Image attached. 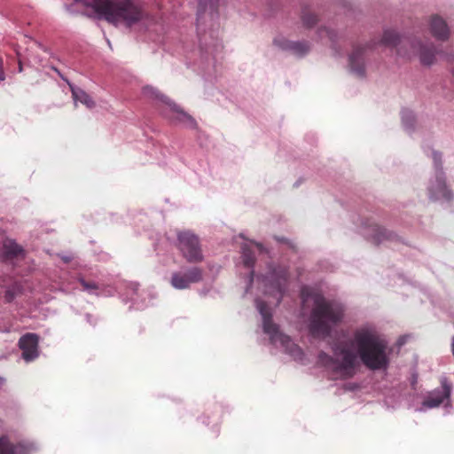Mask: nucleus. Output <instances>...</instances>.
<instances>
[{"mask_svg": "<svg viewBox=\"0 0 454 454\" xmlns=\"http://www.w3.org/2000/svg\"><path fill=\"white\" fill-rule=\"evenodd\" d=\"M387 349V342L384 339L374 330L363 327L354 333L349 343H334L332 347L333 356L321 351L318 354V364L337 379L348 380L357 372V355L366 368L372 371L386 369L389 364Z\"/></svg>", "mask_w": 454, "mask_h": 454, "instance_id": "f257e3e1", "label": "nucleus"}, {"mask_svg": "<svg viewBox=\"0 0 454 454\" xmlns=\"http://www.w3.org/2000/svg\"><path fill=\"white\" fill-rule=\"evenodd\" d=\"M85 5L93 9L98 19L114 26L131 27L145 16L143 6L134 0H86Z\"/></svg>", "mask_w": 454, "mask_h": 454, "instance_id": "f03ea898", "label": "nucleus"}, {"mask_svg": "<svg viewBox=\"0 0 454 454\" xmlns=\"http://www.w3.org/2000/svg\"><path fill=\"white\" fill-rule=\"evenodd\" d=\"M313 308L310 314L309 331L315 337H327L332 326L339 324L344 316L342 305L326 300L322 294H314Z\"/></svg>", "mask_w": 454, "mask_h": 454, "instance_id": "7ed1b4c3", "label": "nucleus"}, {"mask_svg": "<svg viewBox=\"0 0 454 454\" xmlns=\"http://www.w3.org/2000/svg\"><path fill=\"white\" fill-rule=\"evenodd\" d=\"M176 247L181 255L189 263H200L204 261V254L200 238L191 231H178Z\"/></svg>", "mask_w": 454, "mask_h": 454, "instance_id": "20e7f679", "label": "nucleus"}, {"mask_svg": "<svg viewBox=\"0 0 454 454\" xmlns=\"http://www.w3.org/2000/svg\"><path fill=\"white\" fill-rule=\"evenodd\" d=\"M219 0H198L197 29L200 36L207 27L213 29L217 25Z\"/></svg>", "mask_w": 454, "mask_h": 454, "instance_id": "39448f33", "label": "nucleus"}, {"mask_svg": "<svg viewBox=\"0 0 454 454\" xmlns=\"http://www.w3.org/2000/svg\"><path fill=\"white\" fill-rule=\"evenodd\" d=\"M257 308L263 319V331L270 335L271 343L279 344L283 348H288L292 344V340L288 335L281 333L278 326L272 322L267 304L262 301H257Z\"/></svg>", "mask_w": 454, "mask_h": 454, "instance_id": "423d86ee", "label": "nucleus"}, {"mask_svg": "<svg viewBox=\"0 0 454 454\" xmlns=\"http://www.w3.org/2000/svg\"><path fill=\"white\" fill-rule=\"evenodd\" d=\"M203 279V270L200 267H191L186 271L172 273L170 284L176 289H187L192 284Z\"/></svg>", "mask_w": 454, "mask_h": 454, "instance_id": "0eeeda50", "label": "nucleus"}, {"mask_svg": "<svg viewBox=\"0 0 454 454\" xmlns=\"http://www.w3.org/2000/svg\"><path fill=\"white\" fill-rule=\"evenodd\" d=\"M441 388H435L434 390L428 393V395L423 401V405L427 408H435L444 403L445 401H449L451 391L452 384L448 380L446 377L440 379Z\"/></svg>", "mask_w": 454, "mask_h": 454, "instance_id": "6e6552de", "label": "nucleus"}, {"mask_svg": "<svg viewBox=\"0 0 454 454\" xmlns=\"http://www.w3.org/2000/svg\"><path fill=\"white\" fill-rule=\"evenodd\" d=\"M38 344L39 336L36 333H27L20 338L18 345L25 361L30 362L38 357Z\"/></svg>", "mask_w": 454, "mask_h": 454, "instance_id": "1a4fd4ad", "label": "nucleus"}, {"mask_svg": "<svg viewBox=\"0 0 454 454\" xmlns=\"http://www.w3.org/2000/svg\"><path fill=\"white\" fill-rule=\"evenodd\" d=\"M430 196L434 199H443L447 201L452 200V192L448 188L442 171L436 173L435 184L429 188Z\"/></svg>", "mask_w": 454, "mask_h": 454, "instance_id": "9d476101", "label": "nucleus"}, {"mask_svg": "<svg viewBox=\"0 0 454 454\" xmlns=\"http://www.w3.org/2000/svg\"><path fill=\"white\" fill-rule=\"evenodd\" d=\"M364 51L365 47L356 46L349 56L350 68L359 76H363L365 71L364 62Z\"/></svg>", "mask_w": 454, "mask_h": 454, "instance_id": "9b49d317", "label": "nucleus"}, {"mask_svg": "<svg viewBox=\"0 0 454 454\" xmlns=\"http://www.w3.org/2000/svg\"><path fill=\"white\" fill-rule=\"evenodd\" d=\"M430 31L436 39L442 41L447 40L450 34L445 20L437 15L431 18Z\"/></svg>", "mask_w": 454, "mask_h": 454, "instance_id": "f8f14e48", "label": "nucleus"}, {"mask_svg": "<svg viewBox=\"0 0 454 454\" xmlns=\"http://www.w3.org/2000/svg\"><path fill=\"white\" fill-rule=\"evenodd\" d=\"M368 235H370L377 244L385 240H393L395 238V235L393 232L377 223H372L368 226Z\"/></svg>", "mask_w": 454, "mask_h": 454, "instance_id": "ddd939ff", "label": "nucleus"}, {"mask_svg": "<svg viewBox=\"0 0 454 454\" xmlns=\"http://www.w3.org/2000/svg\"><path fill=\"white\" fill-rule=\"evenodd\" d=\"M419 47V59L422 65L430 66L434 63L435 54L438 53L432 43L423 44L418 43L414 47Z\"/></svg>", "mask_w": 454, "mask_h": 454, "instance_id": "4468645a", "label": "nucleus"}, {"mask_svg": "<svg viewBox=\"0 0 454 454\" xmlns=\"http://www.w3.org/2000/svg\"><path fill=\"white\" fill-rule=\"evenodd\" d=\"M284 50H288L297 55H304L309 50V43L306 42L286 41L280 45Z\"/></svg>", "mask_w": 454, "mask_h": 454, "instance_id": "2eb2a0df", "label": "nucleus"}, {"mask_svg": "<svg viewBox=\"0 0 454 454\" xmlns=\"http://www.w3.org/2000/svg\"><path fill=\"white\" fill-rule=\"evenodd\" d=\"M4 252L7 258L12 259L23 254V248L13 240H6L4 244Z\"/></svg>", "mask_w": 454, "mask_h": 454, "instance_id": "dca6fc26", "label": "nucleus"}, {"mask_svg": "<svg viewBox=\"0 0 454 454\" xmlns=\"http://www.w3.org/2000/svg\"><path fill=\"white\" fill-rule=\"evenodd\" d=\"M72 95L74 101H79L82 104L85 105L88 108H93L95 106V102L91 98L90 95H88L85 91L80 89L71 88Z\"/></svg>", "mask_w": 454, "mask_h": 454, "instance_id": "f3484780", "label": "nucleus"}, {"mask_svg": "<svg viewBox=\"0 0 454 454\" xmlns=\"http://www.w3.org/2000/svg\"><path fill=\"white\" fill-rule=\"evenodd\" d=\"M21 449L20 445L12 443L7 436H0V454H18Z\"/></svg>", "mask_w": 454, "mask_h": 454, "instance_id": "a211bd4d", "label": "nucleus"}, {"mask_svg": "<svg viewBox=\"0 0 454 454\" xmlns=\"http://www.w3.org/2000/svg\"><path fill=\"white\" fill-rule=\"evenodd\" d=\"M170 112L172 113L173 116H170L169 118H172L174 120H176L181 122H186V121H193V119L191 115L184 112L178 106H176L174 103L168 104Z\"/></svg>", "mask_w": 454, "mask_h": 454, "instance_id": "6ab92c4d", "label": "nucleus"}, {"mask_svg": "<svg viewBox=\"0 0 454 454\" xmlns=\"http://www.w3.org/2000/svg\"><path fill=\"white\" fill-rule=\"evenodd\" d=\"M381 43L387 46H395L400 43V36L394 30H386L383 34Z\"/></svg>", "mask_w": 454, "mask_h": 454, "instance_id": "aec40b11", "label": "nucleus"}, {"mask_svg": "<svg viewBox=\"0 0 454 454\" xmlns=\"http://www.w3.org/2000/svg\"><path fill=\"white\" fill-rule=\"evenodd\" d=\"M287 278H288L287 272L286 271H282L280 276L278 277V278L276 280L275 288H276V291H277V293L278 294V301H280V299L283 296V294L286 291V284H287Z\"/></svg>", "mask_w": 454, "mask_h": 454, "instance_id": "412c9836", "label": "nucleus"}, {"mask_svg": "<svg viewBox=\"0 0 454 454\" xmlns=\"http://www.w3.org/2000/svg\"><path fill=\"white\" fill-rule=\"evenodd\" d=\"M301 20L304 27L310 28L317 23L318 19L317 15L304 9L301 12Z\"/></svg>", "mask_w": 454, "mask_h": 454, "instance_id": "4be33fe9", "label": "nucleus"}, {"mask_svg": "<svg viewBox=\"0 0 454 454\" xmlns=\"http://www.w3.org/2000/svg\"><path fill=\"white\" fill-rule=\"evenodd\" d=\"M242 258L245 266L250 268L253 267L255 262L254 254L251 249L243 247Z\"/></svg>", "mask_w": 454, "mask_h": 454, "instance_id": "5701e85b", "label": "nucleus"}, {"mask_svg": "<svg viewBox=\"0 0 454 454\" xmlns=\"http://www.w3.org/2000/svg\"><path fill=\"white\" fill-rule=\"evenodd\" d=\"M20 293V288L19 286L14 285L12 287L8 288L4 292V300L6 302H12L15 297Z\"/></svg>", "mask_w": 454, "mask_h": 454, "instance_id": "b1692460", "label": "nucleus"}, {"mask_svg": "<svg viewBox=\"0 0 454 454\" xmlns=\"http://www.w3.org/2000/svg\"><path fill=\"white\" fill-rule=\"evenodd\" d=\"M79 282L81 283L83 289L88 292H91L98 289V286L95 282H88L82 278H79Z\"/></svg>", "mask_w": 454, "mask_h": 454, "instance_id": "393cba45", "label": "nucleus"}, {"mask_svg": "<svg viewBox=\"0 0 454 454\" xmlns=\"http://www.w3.org/2000/svg\"><path fill=\"white\" fill-rule=\"evenodd\" d=\"M441 158H442V156L440 153H438L437 152L433 153V159H434V165L436 168V173H440V171H442Z\"/></svg>", "mask_w": 454, "mask_h": 454, "instance_id": "a878e982", "label": "nucleus"}, {"mask_svg": "<svg viewBox=\"0 0 454 454\" xmlns=\"http://www.w3.org/2000/svg\"><path fill=\"white\" fill-rule=\"evenodd\" d=\"M321 33H325V35L331 40V41H333V37L335 36V34L333 30H329V29H324L323 31H321Z\"/></svg>", "mask_w": 454, "mask_h": 454, "instance_id": "bb28decb", "label": "nucleus"}, {"mask_svg": "<svg viewBox=\"0 0 454 454\" xmlns=\"http://www.w3.org/2000/svg\"><path fill=\"white\" fill-rule=\"evenodd\" d=\"M445 59L450 63H454V55L452 54H446Z\"/></svg>", "mask_w": 454, "mask_h": 454, "instance_id": "cd10ccee", "label": "nucleus"}, {"mask_svg": "<svg viewBox=\"0 0 454 454\" xmlns=\"http://www.w3.org/2000/svg\"><path fill=\"white\" fill-rule=\"evenodd\" d=\"M4 78H5V76H4V71H3V70H1V69H0V82H1L2 81H4Z\"/></svg>", "mask_w": 454, "mask_h": 454, "instance_id": "c85d7f7f", "label": "nucleus"}, {"mask_svg": "<svg viewBox=\"0 0 454 454\" xmlns=\"http://www.w3.org/2000/svg\"><path fill=\"white\" fill-rule=\"evenodd\" d=\"M308 296L309 294H307L306 290H302V298L304 301L307 299Z\"/></svg>", "mask_w": 454, "mask_h": 454, "instance_id": "c756f323", "label": "nucleus"}, {"mask_svg": "<svg viewBox=\"0 0 454 454\" xmlns=\"http://www.w3.org/2000/svg\"><path fill=\"white\" fill-rule=\"evenodd\" d=\"M293 347H294V348H297V346H294V343L292 342V344L290 345V347L287 348V350H290L292 351L293 350ZM286 349V348H285Z\"/></svg>", "mask_w": 454, "mask_h": 454, "instance_id": "7c9ffc66", "label": "nucleus"}, {"mask_svg": "<svg viewBox=\"0 0 454 454\" xmlns=\"http://www.w3.org/2000/svg\"><path fill=\"white\" fill-rule=\"evenodd\" d=\"M278 240L281 241V242H286V239H284V238L278 239Z\"/></svg>", "mask_w": 454, "mask_h": 454, "instance_id": "2f4dec72", "label": "nucleus"}]
</instances>
